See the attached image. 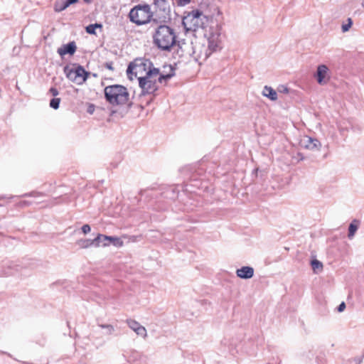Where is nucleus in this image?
Returning a JSON list of instances; mask_svg holds the SVG:
<instances>
[{"label": "nucleus", "mask_w": 364, "mask_h": 364, "mask_svg": "<svg viewBox=\"0 0 364 364\" xmlns=\"http://www.w3.org/2000/svg\"><path fill=\"white\" fill-rule=\"evenodd\" d=\"M156 25V27L152 36L153 43L161 50L170 51L177 42L175 29L164 23Z\"/></svg>", "instance_id": "1"}, {"label": "nucleus", "mask_w": 364, "mask_h": 364, "mask_svg": "<svg viewBox=\"0 0 364 364\" xmlns=\"http://www.w3.org/2000/svg\"><path fill=\"white\" fill-rule=\"evenodd\" d=\"M105 97L107 102L112 105H123L129 102V93L127 88L121 85H113L105 87L104 90Z\"/></svg>", "instance_id": "2"}, {"label": "nucleus", "mask_w": 364, "mask_h": 364, "mask_svg": "<svg viewBox=\"0 0 364 364\" xmlns=\"http://www.w3.org/2000/svg\"><path fill=\"white\" fill-rule=\"evenodd\" d=\"M208 19L205 15L198 9L188 12L182 20V24L186 31H196L203 28Z\"/></svg>", "instance_id": "3"}, {"label": "nucleus", "mask_w": 364, "mask_h": 364, "mask_svg": "<svg viewBox=\"0 0 364 364\" xmlns=\"http://www.w3.org/2000/svg\"><path fill=\"white\" fill-rule=\"evenodd\" d=\"M172 0H154L153 9V23H166L171 18V2Z\"/></svg>", "instance_id": "4"}, {"label": "nucleus", "mask_w": 364, "mask_h": 364, "mask_svg": "<svg viewBox=\"0 0 364 364\" xmlns=\"http://www.w3.org/2000/svg\"><path fill=\"white\" fill-rule=\"evenodd\" d=\"M153 70H159L154 67L152 62L146 58H136L128 65L127 74H134L139 80V77L148 76L149 71Z\"/></svg>", "instance_id": "5"}, {"label": "nucleus", "mask_w": 364, "mask_h": 364, "mask_svg": "<svg viewBox=\"0 0 364 364\" xmlns=\"http://www.w3.org/2000/svg\"><path fill=\"white\" fill-rule=\"evenodd\" d=\"M129 19L136 25H143L153 21V14L151 6L148 4L137 5L131 9L129 14Z\"/></svg>", "instance_id": "6"}, {"label": "nucleus", "mask_w": 364, "mask_h": 364, "mask_svg": "<svg viewBox=\"0 0 364 364\" xmlns=\"http://www.w3.org/2000/svg\"><path fill=\"white\" fill-rule=\"evenodd\" d=\"M148 76L139 77V85L141 89V95H154L158 90L157 77L159 70L149 71Z\"/></svg>", "instance_id": "7"}, {"label": "nucleus", "mask_w": 364, "mask_h": 364, "mask_svg": "<svg viewBox=\"0 0 364 364\" xmlns=\"http://www.w3.org/2000/svg\"><path fill=\"white\" fill-rule=\"evenodd\" d=\"M63 70L70 80L78 85L85 82L90 75V73L86 71L82 65L76 63L73 64L72 68L69 65L65 66Z\"/></svg>", "instance_id": "8"}, {"label": "nucleus", "mask_w": 364, "mask_h": 364, "mask_svg": "<svg viewBox=\"0 0 364 364\" xmlns=\"http://www.w3.org/2000/svg\"><path fill=\"white\" fill-rule=\"evenodd\" d=\"M205 36L208 42V49L209 53H205V58H208L211 53L216 51L220 48L221 43L220 28L218 25L210 27L208 33Z\"/></svg>", "instance_id": "9"}, {"label": "nucleus", "mask_w": 364, "mask_h": 364, "mask_svg": "<svg viewBox=\"0 0 364 364\" xmlns=\"http://www.w3.org/2000/svg\"><path fill=\"white\" fill-rule=\"evenodd\" d=\"M328 71L329 69L326 65L322 64L317 67L314 77L319 85H326L330 79V77L328 76Z\"/></svg>", "instance_id": "10"}, {"label": "nucleus", "mask_w": 364, "mask_h": 364, "mask_svg": "<svg viewBox=\"0 0 364 364\" xmlns=\"http://www.w3.org/2000/svg\"><path fill=\"white\" fill-rule=\"evenodd\" d=\"M126 322L129 327L133 330L138 336H143L144 338L147 336L145 327L141 326L139 322L132 318L127 319Z\"/></svg>", "instance_id": "11"}, {"label": "nucleus", "mask_w": 364, "mask_h": 364, "mask_svg": "<svg viewBox=\"0 0 364 364\" xmlns=\"http://www.w3.org/2000/svg\"><path fill=\"white\" fill-rule=\"evenodd\" d=\"M101 242L103 247L109 245L112 243L115 247H122L124 244L123 241L117 237L107 236L101 234Z\"/></svg>", "instance_id": "12"}, {"label": "nucleus", "mask_w": 364, "mask_h": 364, "mask_svg": "<svg viewBox=\"0 0 364 364\" xmlns=\"http://www.w3.org/2000/svg\"><path fill=\"white\" fill-rule=\"evenodd\" d=\"M76 49L77 46L75 43L72 41L59 48L57 52L60 56H63L66 54L72 55L75 53Z\"/></svg>", "instance_id": "13"}, {"label": "nucleus", "mask_w": 364, "mask_h": 364, "mask_svg": "<svg viewBox=\"0 0 364 364\" xmlns=\"http://www.w3.org/2000/svg\"><path fill=\"white\" fill-rule=\"evenodd\" d=\"M101 239V234H98V235L94 240H80L77 241V244L81 248H88L93 245L96 247H99L100 245Z\"/></svg>", "instance_id": "14"}, {"label": "nucleus", "mask_w": 364, "mask_h": 364, "mask_svg": "<svg viewBox=\"0 0 364 364\" xmlns=\"http://www.w3.org/2000/svg\"><path fill=\"white\" fill-rule=\"evenodd\" d=\"M16 265L14 264L13 262H6L4 264L2 268L0 269V276L7 277L14 274Z\"/></svg>", "instance_id": "15"}, {"label": "nucleus", "mask_w": 364, "mask_h": 364, "mask_svg": "<svg viewBox=\"0 0 364 364\" xmlns=\"http://www.w3.org/2000/svg\"><path fill=\"white\" fill-rule=\"evenodd\" d=\"M237 276L241 279H250L254 275V269L251 267L245 266L236 271Z\"/></svg>", "instance_id": "16"}, {"label": "nucleus", "mask_w": 364, "mask_h": 364, "mask_svg": "<svg viewBox=\"0 0 364 364\" xmlns=\"http://www.w3.org/2000/svg\"><path fill=\"white\" fill-rule=\"evenodd\" d=\"M78 1L79 0H66L63 2H55L54 4V10L56 12H61L70 5L77 3Z\"/></svg>", "instance_id": "17"}, {"label": "nucleus", "mask_w": 364, "mask_h": 364, "mask_svg": "<svg viewBox=\"0 0 364 364\" xmlns=\"http://www.w3.org/2000/svg\"><path fill=\"white\" fill-rule=\"evenodd\" d=\"M304 146L309 150H318L321 147V143L316 139L309 137Z\"/></svg>", "instance_id": "18"}, {"label": "nucleus", "mask_w": 364, "mask_h": 364, "mask_svg": "<svg viewBox=\"0 0 364 364\" xmlns=\"http://www.w3.org/2000/svg\"><path fill=\"white\" fill-rule=\"evenodd\" d=\"M262 95L264 96L268 97L269 99H270L272 101H275L277 100V93L271 87H269L267 85L264 86L263 91H262Z\"/></svg>", "instance_id": "19"}, {"label": "nucleus", "mask_w": 364, "mask_h": 364, "mask_svg": "<svg viewBox=\"0 0 364 364\" xmlns=\"http://www.w3.org/2000/svg\"><path fill=\"white\" fill-rule=\"evenodd\" d=\"M311 265L314 273H318L323 269V264L318 259H313L311 262Z\"/></svg>", "instance_id": "20"}, {"label": "nucleus", "mask_w": 364, "mask_h": 364, "mask_svg": "<svg viewBox=\"0 0 364 364\" xmlns=\"http://www.w3.org/2000/svg\"><path fill=\"white\" fill-rule=\"evenodd\" d=\"M102 26L98 23L90 24L86 26L85 30L86 32L89 34H95V29L97 28H100Z\"/></svg>", "instance_id": "21"}, {"label": "nucleus", "mask_w": 364, "mask_h": 364, "mask_svg": "<svg viewBox=\"0 0 364 364\" xmlns=\"http://www.w3.org/2000/svg\"><path fill=\"white\" fill-rule=\"evenodd\" d=\"M99 326L102 328L106 329V334L111 335L114 331V328L110 324H99Z\"/></svg>", "instance_id": "22"}, {"label": "nucleus", "mask_w": 364, "mask_h": 364, "mask_svg": "<svg viewBox=\"0 0 364 364\" xmlns=\"http://www.w3.org/2000/svg\"><path fill=\"white\" fill-rule=\"evenodd\" d=\"M173 73L167 74V75H159L156 80L157 82L162 83L164 81H166L171 79L173 76Z\"/></svg>", "instance_id": "23"}, {"label": "nucleus", "mask_w": 364, "mask_h": 364, "mask_svg": "<svg viewBox=\"0 0 364 364\" xmlns=\"http://www.w3.org/2000/svg\"><path fill=\"white\" fill-rule=\"evenodd\" d=\"M358 230V226L353 223L348 227V237L351 238L354 236L355 232Z\"/></svg>", "instance_id": "24"}, {"label": "nucleus", "mask_w": 364, "mask_h": 364, "mask_svg": "<svg viewBox=\"0 0 364 364\" xmlns=\"http://www.w3.org/2000/svg\"><path fill=\"white\" fill-rule=\"evenodd\" d=\"M60 102V98H56V97L53 98L50 101V107L54 109H57L59 107Z\"/></svg>", "instance_id": "25"}, {"label": "nucleus", "mask_w": 364, "mask_h": 364, "mask_svg": "<svg viewBox=\"0 0 364 364\" xmlns=\"http://www.w3.org/2000/svg\"><path fill=\"white\" fill-rule=\"evenodd\" d=\"M353 24V21H352V19L348 18V23L347 24H343L342 26V31L343 32H346L349 30V28L351 27Z\"/></svg>", "instance_id": "26"}, {"label": "nucleus", "mask_w": 364, "mask_h": 364, "mask_svg": "<svg viewBox=\"0 0 364 364\" xmlns=\"http://www.w3.org/2000/svg\"><path fill=\"white\" fill-rule=\"evenodd\" d=\"M177 4L179 6H184L191 2V0H176Z\"/></svg>", "instance_id": "27"}, {"label": "nucleus", "mask_w": 364, "mask_h": 364, "mask_svg": "<svg viewBox=\"0 0 364 364\" xmlns=\"http://www.w3.org/2000/svg\"><path fill=\"white\" fill-rule=\"evenodd\" d=\"M81 229L84 234H87L91 230L90 226L87 224L82 225Z\"/></svg>", "instance_id": "28"}, {"label": "nucleus", "mask_w": 364, "mask_h": 364, "mask_svg": "<svg viewBox=\"0 0 364 364\" xmlns=\"http://www.w3.org/2000/svg\"><path fill=\"white\" fill-rule=\"evenodd\" d=\"M345 309H346V304L344 301H342L338 306L337 310L338 312H342L345 310Z\"/></svg>", "instance_id": "29"}, {"label": "nucleus", "mask_w": 364, "mask_h": 364, "mask_svg": "<svg viewBox=\"0 0 364 364\" xmlns=\"http://www.w3.org/2000/svg\"><path fill=\"white\" fill-rule=\"evenodd\" d=\"M104 65L108 70H112V71L114 70L113 63L112 62H107V63H105Z\"/></svg>", "instance_id": "30"}, {"label": "nucleus", "mask_w": 364, "mask_h": 364, "mask_svg": "<svg viewBox=\"0 0 364 364\" xmlns=\"http://www.w3.org/2000/svg\"><path fill=\"white\" fill-rule=\"evenodd\" d=\"M49 92L54 97L57 96L59 94L58 90L55 87H51L49 90Z\"/></svg>", "instance_id": "31"}, {"label": "nucleus", "mask_w": 364, "mask_h": 364, "mask_svg": "<svg viewBox=\"0 0 364 364\" xmlns=\"http://www.w3.org/2000/svg\"><path fill=\"white\" fill-rule=\"evenodd\" d=\"M94 110H95V106L93 105H90V106L87 109V112L92 114Z\"/></svg>", "instance_id": "32"}, {"label": "nucleus", "mask_w": 364, "mask_h": 364, "mask_svg": "<svg viewBox=\"0 0 364 364\" xmlns=\"http://www.w3.org/2000/svg\"><path fill=\"white\" fill-rule=\"evenodd\" d=\"M37 195V193H29V194H26V196H36Z\"/></svg>", "instance_id": "33"}, {"label": "nucleus", "mask_w": 364, "mask_h": 364, "mask_svg": "<svg viewBox=\"0 0 364 364\" xmlns=\"http://www.w3.org/2000/svg\"><path fill=\"white\" fill-rule=\"evenodd\" d=\"M86 4H90L92 0H83Z\"/></svg>", "instance_id": "34"}, {"label": "nucleus", "mask_w": 364, "mask_h": 364, "mask_svg": "<svg viewBox=\"0 0 364 364\" xmlns=\"http://www.w3.org/2000/svg\"><path fill=\"white\" fill-rule=\"evenodd\" d=\"M284 92H288V89H287V88H284Z\"/></svg>", "instance_id": "35"}, {"label": "nucleus", "mask_w": 364, "mask_h": 364, "mask_svg": "<svg viewBox=\"0 0 364 364\" xmlns=\"http://www.w3.org/2000/svg\"><path fill=\"white\" fill-rule=\"evenodd\" d=\"M361 5H362V7L364 9V0H363Z\"/></svg>", "instance_id": "36"}]
</instances>
